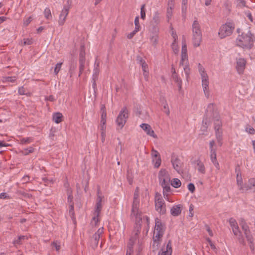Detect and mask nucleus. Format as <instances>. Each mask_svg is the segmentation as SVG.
Masks as SVG:
<instances>
[{"mask_svg":"<svg viewBox=\"0 0 255 255\" xmlns=\"http://www.w3.org/2000/svg\"><path fill=\"white\" fill-rule=\"evenodd\" d=\"M170 178L168 172L165 169H161L158 173V179Z\"/></svg>","mask_w":255,"mask_h":255,"instance_id":"nucleus-27","label":"nucleus"},{"mask_svg":"<svg viewBox=\"0 0 255 255\" xmlns=\"http://www.w3.org/2000/svg\"><path fill=\"white\" fill-rule=\"evenodd\" d=\"M249 184L251 185L252 188L255 187V178H251L248 180Z\"/></svg>","mask_w":255,"mask_h":255,"instance_id":"nucleus-51","label":"nucleus"},{"mask_svg":"<svg viewBox=\"0 0 255 255\" xmlns=\"http://www.w3.org/2000/svg\"><path fill=\"white\" fill-rule=\"evenodd\" d=\"M85 63H79V76H80L81 74L82 73L83 71L85 69Z\"/></svg>","mask_w":255,"mask_h":255,"instance_id":"nucleus-47","label":"nucleus"},{"mask_svg":"<svg viewBox=\"0 0 255 255\" xmlns=\"http://www.w3.org/2000/svg\"><path fill=\"white\" fill-rule=\"evenodd\" d=\"M160 185L163 188V193L165 196V193H170L171 189L170 187V178L159 179Z\"/></svg>","mask_w":255,"mask_h":255,"instance_id":"nucleus-12","label":"nucleus"},{"mask_svg":"<svg viewBox=\"0 0 255 255\" xmlns=\"http://www.w3.org/2000/svg\"><path fill=\"white\" fill-rule=\"evenodd\" d=\"M246 130L250 134H255V129L253 128H250L249 129L247 128Z\"/></svg>","mask_w":255,"mask_h":255,"instance_id":"nucleus-64","label":"nucleus"},{"mask_svg":"<svg viewBox=\"0 0 255 255\" xmlns=\"http://www.w3.org/2000/svg\"><path fill=\"white\" fill-rule=\"evenodd\" d=\"M137 32V31H135V29H134V30L133 31H132L131 32H130V33L128 34V35H127L128 38L131 39Z\"/></svg>","mask_w":255,"mask_h":255,"instance_id":"nucleus-62","label":"nucleus"},{"mask_svg":"<svg viewBox=\"0 0 255 255\" xmlns=\"http://www.w3.org/2000/svg\"><path fill=\"white\" fill-rule=\"evenodd\" d=\"M159 244L160 240L153 239L152 248L154 251L158 250Z\"/></svg>","mask_w":255,"mask_h":255,"instance_id":"nucleus-35","label":"nucleus"},{"mask_svg":"<svg viewBox=\"0 0 255 255\" xmlns=\"http://www.w3.org/2000/svg\"><path fill=\"white\" fill-rule=\"evenodd\" d=\"M232 230L235 236L239 235L240 237H239V240L240 243L243 245H245V241L241 236V232L239 229V227L237 226V227L232 228Z\"/></svg>","mask_w":255,"mask_h":255,"instance_id":"nucleus-26","label":"nucleus"},{"mask_svg":"<svg viewBox=\"0 0 255 255\" xmlns=\"http://www.w3.org/2000/svg\"><path fill=\"white\" fill-rule=\"evenodd\" d=\"M152 22H154L155 24H157L160 22V17H159V14L156 12L154 13V15L153 17V20Z\"/></svg>","mask_w":255,"mask_h":255,"instance_id":"nucleus-36","label":"nucleus"},{"mask_svg":"<svg viewBox=\"0 0 255 255\" xmlns=\"http://www.w3.org/2000/svg\"><path fill=\"white\" fill-rule=\"evenodd\" d=\"M252 189V187L251 185L249 184L248 185H244V189L242 190H240V191H242L243 192L244 191H247L248 190Z\"/></svg>","mask_w":255,"mask_h":255,"instance_id":"nucleus-55","label":"nucleus"},{"mask_svg":"<svg viewBox=\"0 0 255 255\" xmlns=\"http://www.w3.org/2000/svg\"><path fill=\"white\" fill-rule=\"evenodd\" d=\"M33 141V138L32 137H29L26 138H22L20 140V144H25L27 143H29Z\"/></svg>","mask_w":255,"mask_h":255,"instance_id":"nucleus-33","label":"nucleus"},{"mask_svg":"<svg viewBox=\"0 0 255 255\" xmlns=\"http://www.w3.org/2000/svg\"><path fill=\"white\" fill-rule=\"evenodd\" d=\"M73 195H69L68 196L67 200H68V202L69 203V205L72 204V205H74V203L73 201Z\"/></svg>","mask_w":255,"mask_h":255,"instance_id":"nucleus-59","label":"nucleus"},{"mask_svg":"<svg viewBox=\"0 0 255 255\" xmlns=\"http://www.w3.org/2000/svg\"><path fill=\"white\" fill-rule=\"evenodd\" d=\"M210 158L212 163L217 161L216 154H210Z\"/></svg>","mask_w":255,"mask_h":255,"instance_id":"nucleus-58","label":"nucleus"},{"mask_svg":"<svg viewBox=\"0 0 255 255\" xmlns=\"http://www.w3.org/2000/svg\"><path fill=\"white\" fill-rule=\"evenodd\" d=\"M182 50H181V60L180 63V66L182 65L185 71L186 74H187V69L188 66L186 65L188 61L187 55V49L185 40H182Z\"/></svg>","mask_w":255,"mask_h":255,"instance_id":"nucleus-7","label":"nucleus"},{"mask_svg":"<svg viewBox=\"0 0 255 255\" xmlns=\"http://www.w3.org/2000/svg\"><path fill=\"white\" fill-rule=\"evenodd\" d=\"M139 202L133 201L132 204V208L130 214L131 217H135V225L134 227L139 226L141 227L142 221V212L139 210Z\"/></svg>","mask_w":255,"mask_h":255,"instance_id":"nucleus-3","label":"nucleus"},{"mask_svg":"<svg viewBox=\"0 0 255 255\" xmlns=\"http://www.w3.org/2000/svg\"><path fill=\"white\" fill-rule=\"evenodd\" d=\"M99 66V62L96 61L94 65V69L93 77L98 78L100 72Z\"/></svg>","mask_w":255,"mask_h":255,"instance_id":"nucleus-29","label":"nucleus"},{"mask_svg":"<svg viewBox=\"0 0 255 255\" xmlns=\"http://www.w3.org/2000/svg\"><path fill=\"white\" fill-rule=\"evenodd\" d=\"M69 7L65 6L63 9L62 10L59 15V19L58 21L59 24L60 25H62L64 23L66 17L69 13Z\"/></svg>","mask_w":255,"mask_h":255,"instance_id":"nucleus-17","label":"nucleus"},{"mask_svg":"<svg viewBox=\"0 0 255 255\" xmlns=\"http://www.w3.org/2000/svg\"><path fill=\"white\" fill-rule=\"evenodd\" d=\"M175 3V0H168V8L167 11V17L168 20L172 16V10L174 8Z\"/></svg>","mask_w":255,"mask_h":255,"instance_id":"nucleus-20","label":"nucleus"},{"mask_svg":"<svg viewBox=\"0 0 255 255\" xmlns=\"http://www.w3.org/2000/svg\"><path fill=\"white\" fill-rule=\"evenodd\" d=\"M44 14L45 17L47 19H52V15L51 13V10L49 8H46L44 11Z\"/></svg>","mask_w":255,"mask_h":255,"instance_id":"nucleus-32","label":"nucleus"},{"mask_svg":"<svg viewBox=\"0 0 255 255\" xmlns=\"http://www.w3.org/2000/svg\"><path fill=\"white\" fill-rule=\"evenodd\" d=\"M242 228L244 232L245 235L248 234V233H250L251 232L250 230L249 229V227L248 225L243 226V227Z\"/></svg>","mask_w":255,"mask_h":255,"instance_id":"nucleus-49","label":"nucleus"},{"mask_svg":"<svg viewBox=\"0 0 255 255\" xmlns=\"http://www.w3.org/2000/svg\"><path fill=\"white\" fill-rule=\"evenodd\" d=\"M103 233V228H99L91 239V246L93 249L97 248L100 236Z\"/></svg>","mask_w":255,"mask_h":255,"instance_id":"nucleus-10","label":"nucleus"},{"mask_svg":"<svg viewBox=\"0 0 255 255\" xmlns=\"http://www.w3.org/2000/svg\"><path fill=\"white\" fill-rule=\"evenodd\" d=\"M202 78V83L203 88L205 93V95L207 94L209 95L208 92V85H209V81H208V76L207 74L205 72L200 74Z\"/></svg>","mask_w":255,"mask_h":255,"instance_id":"nucleus-16","label":"nucleus"},{"mask_svg":"<svg viewBox=\"0 0 255 255\" xmlns=\"http://www.w3.org/2000/svg\"><path fill=\"white\" fill-rule=\"evenodd\" d=\"M163 233H164V232L160 233L159 232L154 231L153 239L160 240V239H161L162 237V236L163 235Z\"/></svg>","mask_w":255,"mask_h":255,"instance_id":"nucleus-38","label":"nucleus"},{"mask_svg":"<svg viewBox=\"0 0 255 255\" xmlns=\"http://www.w3.org/2000/svg\"><path fill=\"white\" fill-rule=\"evenodd\" d=\"M170 27H171V31H172L171 34L173 38V41L172 43V49H173V51H174L175 49H174V44H175V34L174 33L173 27L172 26V25H171Z\"/></svg>","mask_w":255,"mask_h":255,"instance_id":"nucleus-43","label":"nucleus"},{"mask_svg":"<svg viewBox=\"0 0 255 255\" xmlns=\"http://www.w3.org/2000/svg\"><path fill=\"white\" fill-rule=\"evenodd\" d=\"M216 131V136L218 142H219L220 146L222 145V131L220 130V129H215Z\"/></svg>","mask_w":255,"mask_h":255,"instance_id":"nucleus-28","label":"nucleus"},{"mask_svg":"<svg viewBox=\"0 0 255 255\" xmlns=\"http://www.w3.org/2000/svg\"><path fill=\"white\" fill-rule=\"evenodd\" d=\"M27 239V238L26 236H20L18 237V238L17 240H15L13 241V244L15 246L16 245H21L22 243V241L24 240L25 239Z\"/></svg>","mask_w":255,"mask_h":255,"instance_id":"nucleus-31","label":"nucleus"},{"mask_svg":"<svg viewBox=\"0 0 255 255\" xmlns=\"http://www.w3.org/2000/svg\"><path fill=\"white\" fill-rule=\"evenodd\" d=\"M234 29V27L232 26V23H226L221 27L218 34L221 38H224L230 35Z\"/></svg>","mask_w":255,"mask_h":255,"instance_id":"nucleus-8","label":"nucleus"},{"mask_svg":"<svg viewBox=\"0 0 255 255\" xmlns=\"http://www.w3.org/2000/svg\"><path fill=\"white\" fill-rule=\"evenodd\" d=\"M214 108V105L212 103L209 104L207 107L206 112V117L204 118L201 127V130L203 132L202 134H204L205 132L207 131L208 126L210 124V120L208 119V117L210 116L209 112H212Z\"/></svg>","mask_w":255,"mask_h":255,"instance_id":"nucleus-6","label":"nucleus"},{"mask_svg":"<svg viewBox=\"0 0 255 255\" xmlns=\"http://www.w3.org/2000/svg\"><path fill=\"white\" fill-rule=\"evenodd\" d=\"M245 235L249 244H252V242H254V240L252 235L251 234V232Z\"/></svg>","mask_w":255,"mask_h":255,"instance_id":"nucleus-44","label":"nucleus"},{"mask_svg":"<svg viewBox=\"0 0 255 255\" xmlns=\"http://www.w3.org/2000/svg\"><path fill=\"white\" fill-rule=\"evenodd\" d=\"M135 29V31H138L140 27L139 22V17L136 16L134 19Z\"/></svg>","mask_w":255,"mask_h":255,"instance_id":"nucleus-40","label":"nucleus"},{"mask_svg":"<svg viewBox=\"0 0 255 255\" xmlns=\"http://www.w3.org/2000/svg\"><path fill=\"white\" fill-rule=\"evenodd\" d=\"M141 65L142 66V69L143 72H146V70L148 69V66L147 64L145 62H142V64H141Z\"/></svg>","mask_w":255,"mask_h":255,"instance_id":"nucleus-56","label":"nucleus"},{"mask_svg":"<svg viewBox=\"0 0 255 255\" xmlns=\"http://www.w3.org/2000/svg\"><path fill=\"white\" fill-rule=\"evenodd\" d=\"M197 166V170L199 172L202 174L205 173V167L204 163L200 160L198 159L196 161Z\"/></svg>","mask_w":255,"mask_h":255,"instance_id":"nucleus-25","label":"nucleus"},{"mask_svg":"<svg viewBox=\"0 0 255 255\" xmlns=\"http://www.w3.org/2000/svg\"><path fill=\"white\" fill-rule=\"evenodd\" d=\"M102 209V204L96 203V208L95 210V216L93 218V220L95 221V224L99 221L98 217L101 213Z\"/></svg>","mask_w":255,"mask_h":255,"instance_id":"nucleus-21","label":"nucleus"},{"mask_svg":"<svg viewBox=\"0 0 255 255\" xmlns=\"http://www.w3.org/2000/svg\"><path fill=\"white\" fill-rule=\"evenodd\" d=\"M34 151V148L32 147H30L28 148H25L24 149V151H22V153L24 155H27L30 153H32Z\"/></svg>","mask_w":255,"mask_h":255,"instance_id":"nucleus-45","label":"nucleus"},{"mask_svg":"<svg viewBox=\"0 0 255 255\" xmlns=\"http://www.w3.org/2000/svg\"><path fill=\"white\" fill-rule=\"evenodd\" d=\"M155 232H164L163 225L162 223L158 219L156 218L155 220Z\"/></svg>","mask_w":255,"mask_h":255,"instance_id":"nucleus-23","label":"nucleus"},{"mask_svg":"<svg viewBox=\"0 0 255 255\" xmlns=\"http://www.w3.org/2000/svg\"><path fill=\"white\" fill-rule=\"evenodd\" d=\"M182 206L181 204L176 205V216L181 214Z\"/></svg>","mask_w":255,"mask_h":255,"instance_id":"nucleus-50","label":"nucleus"},{"mask_svg":"<svg viewBox=\"0 0 255 255\" xmlns=\"http://www.w3.org/2000/svg\"><path fill=\"white\" fill-rule=\"evenodd\" d=\"M101 129L102 130V135L103 136L104 131L106 129V123L107 119V113L106 108L104 105H102L101 108Z\"/></svg>","mask_w":255,"mask_h":255,"instance_id":"nucleus-11","label":"nucleus"},{"mask_svg":"<svg viewBox=\"0 0 255 255\" xmlns=\"http://www.w3.org/2000/svg\"><path fill=\"white\" fill-rule=\"evenodd\" d=\"M187 1L184 4L183 1H182V15L183 17H185L186 12L187 10Z\"/></svg>","mask_w":255,"mask_h":255,"instance_id":"nucleus-42","label":"nucleus"},{"mask_svg":"<svg viewBox=\"0 0 255 255\" xmlns=\"http://www.w3.org/2000/svg\"><path fill=\"white\" fill-rule=\"evenodd\" d=\"M145 4H143L141 5L140 8V17L142 19H144L145 18Z\"/></svg>","mask_w":255,"mask_h":255,"instance_id":"nucleus-37","label":"nucleus"},{"mask_svg":"<svg viewBox=\"0 0 255 255\" xmlns=\"http://www.w3.org/2000/svg\"><path fill=\"white\" fill-rule=\"evenodd\" d=\"M151 155L152 156V162L154 163V167L158 168L160 166L161 162L160 154L158 151L152 149L151 150Z\"/></svg>","mask_w":255,"mask_h":255,"instance_id":"nucleus-14","label":"nucleus"},{"mask_svg":"<svg viewBox=\"0 0 255 255\" xmlns=\"http://www.w3.org/2000/svg\"><path fill=\"white\" fill-rule=\"evenodd\" d=\"M140 230L141 227L139 226H137V227H134L135 233L133 236L130 237L127 245V249L128 250L129 252L130 250H133V246L138 238V235L140 232Z\"/></svg>","mask_w":255,"mask_h":255,"instance_id":"nucleus-9","label":"nucleus"},{"mask_svg":"<svg viewBox=\"0 0 255 255\" xmlns=\"http://www.w3.org/2000/svg\"><path fill=\"white\" fill-rule=\"evenodd\" d=\"M98 79V78L94 77H93V84L92 86L94 89V92L96 93V90H97L96 88V80Z\"/></svg>","mask_w":255,"mask_h":255,"instance_id":"nucleus-54","label":"nucleus"},{"mask_svg":"<svg viewBox=\"0 0 255 255\" xmlns=\"http://www.w3.org/2000/svg\"><path fill=\"white\" fill-rule=\"evenodd\" d=\"M198 69L200 74L205 72L204 68L201 65L200 63H199L198 64Z\"/></svg>","mask_w":255,"mask_h":255,"instance_id":"nucleus-63","label":"nucleus"},{"mask_svg":"<svg viewBox=\"0 0 255 255\" xmlns=\"http://www.w3.org/2000/svg\"><path fill=\"white\" fill-rule=\"evenodd\" d=\"M188 189L191 192L193 193L195 190V187L194 184L192 183H189L188 185Z\"/></svg>","mask_w":255,"mask_h":255,"instance_id":"nucleus-48","label":"nucleus"},{"mask_svg":"<svg viewBox=\"0 0 255 255\" xmlns=\"http://www.w3.org/2000/svg\"><path fill=\"white\" fill-rule=\"evenodd\" d=\"M176 85L178 86L179 91H181V81L179 80L177 77H176Z\"/></svg>","mask_w":255,"mask_h":255,"instance_id":"nucleus-60","label":"nucleus"},{"mask_svg":"<svg viewBox=\"0 0 255 255\" xmlns=\"http://www.w3.org/2000/svg\"><path fill=\"white\" fill-rule=\"evenodd\" d=\"M127 178L129 184L131 185L133 183V176L131 172H130L129 170L127 171Z\"/></svg>","mask_w":255,"mask_h":255,"instance_id":"nucleus-34","label":"nucleus"},{"mask_svg":"<svg viewBox=\"0 0 255 255\" xmlns=\"http://www.w3.org/2000/svg\"><path fill=\"white\" fill-rule=\"evenodd\" d=\"M202 37L200 25L199 22L195 20L192 24V41L194 47L200 46Z\"/></svg>","mask_w":255,"mask_h":255,"instance_id":"nucleus-1","label":"nucleus"},{"mask_svg":"<svg viewBox=\"0 0 255 255\" xmlns=\"http://www.w3.org/2000/svg\"><path fill=\"white\" fill-rule=\"evenodd\" d=\"M133 201H137L139 202V193L138 191H135L134 193V197H133Z\"/></svg>","mask_w":255,"mask_h":255,"instance_id":"nucleus-53","label":"nucleus"},{"mask_svg":"<svg viewBox=\"0 0 255 255\" xmlns=\"http://www.w3.org/2000/svg\"><path fill=\"white\" fill-rule=\"evenodd\" d=\"M79 57H85V48L84 45L80 46Z\"/></svg>","mask_w":255,"mask_h":255,"instance_id":"nucleus-41","label":"nucleus"},{"mask_svg":"<svg viewBox=\"0 0 255 255\" xmlns=\"http://www.w3.org/2000/svg\"><path fill=\"white\" fill-rule=\"evenodd\" d=\"M154 201L156 210L160 214H164L166 212L165 204L160 193H156Z\"/></svg>","mask_w":255,"mask_h":255,"instance_id":"nucleus-5","label":"nucleus"},{"mask_svg":"<svg viewBox=\"0 0 255 255\" xmlns=\"http://www.w3.org/2000/svg\"><path fill=\"white\" fill-rule=\"evenodd\" d=\"M252 35L250 31L246 34L243 33L241 35H239L236 40L237 45L244 48H252L253 46Z\"/></svg>","mask_w":255,"mask_h":255,"instance_id":"nucleus-2","label":"nucleus"},{"mask_svg":"<svg viewBox=\"0 0 255 255\" xmlns=\"http://www.w3.org/2000/svg\"><path fill=\"white\" fill-rule=\"evenodd\" d=\"M237 185L239 187V190H242L244 189V185H243V179L241 175V172L240 170L239 169V171L238 172V173L237 174Z\"/></svg>","mask_w":255,"mask_h":255,"instance_id":"nucleus-22","label":"nucleus"},{"mask_svg":"<svg viewBox=\"0 0 255 255\" xmlns=\"http://www.w3.org/2000/svg\"><path fill=\"white\" fill-rule=\"evenodd\" d=\"M246 61L245 59L240 58L237 60L236 68L239 74H243L245 69Z\"/></svg>","mask_w":255,"mask_h":255,"instance_id":"nucleus-13","label":"nucleus"},{"mask_svg":"<svg viewBox=\"0 0 255 255\" xmlns=\"http://www.w3.org/2000/svg\"><path fill=\"white\" fill-rule=\"evenodd\" d=\"M229 224L232 228L237 227V226H238L237 222L233 218H231L229 219Z\"/></svg>","mask_w":255,"mask_h":255,"instance_id":"nucleus-39","label":"nucleus"},{"mask_svg":"<svg viewBox=\"0 0 255 255\" xmlns=\"http://www.w3.org/2000/svg\"><path fill=\"white\" fill-rule=\"evenodd\" d=\"M63 115L61 113L57 112L54 113L52 117L53 121L56 124H59L63 121Z\"/></svg>","mask_w":255,"mask_h":255,"instance_id":"nucleus-24","label":"nucleus"},{"mask_svg":"<svg viewBox=\"0 0 255 255\" xmlns=\"http://www.w3.org/2000/svg\"><path fill=\"white\" fill-rule=\"evenodd\" d=\"M210 116L212 115V118L214 122V128L220 129L222 127V122L220 121V117L217 112H214V110L212 112H209Z\"/></svg>","mask_w":255,"mask_h":255,"instance_id":"nucleus-15","label":"nucleus"},{"mask_svg":"<svg viewBox=\"0 0 255 255\" xmlns=\"http://www.w3.org/2000/svg\"><path fill=\"white\" fill-rule=\"evenodd\" d=\"M140 127L146 132V133L154 138H157V135L155 134L153 130L152 129L151 126L147 124H142Z\"/></svg>","mask_w":255,"mask_h":255,"instance_id":"nucleus-18","label":"nucleus"},{"mask_svg":"<svg viewBox=\"0 0 255 255\" xmlns=\"http://www.w3.org/2000/svg\"><path fill=\"white\" fill-rule=\"evenodd\" d=\"M33 43L32 40L29 39H24L23 44L24 45H31Z\"/></svg>","mask_w":255,"mask_h":255,"instance_id":"nucleus-61","label":"nucleus"},{"mask_svg":"<svg viewBox=\"0 0 255 255\" xmlns=\"http://www.w3.org/2000/svg\"><path fill=\"white\" fill-rule=\"evenodd\" d=\"M62 63H57L54 68V73L56 75L59 72L61 67Z\"/></svg>","mask_w":255,"mask_h":255,"instance_id":"nucleus-46","label":"nucleus"},{"mask_svg":"<svg viewBox=\"0 0 255 255\" xmlns=\"http://www.w3.org/2000/svg\"><path fill=\"white\" fill-rule=\"evenodd\" d=\"M172 254V247H171V242L169 241L166 248H163L161 249L158 255H171Z\"/></svg>","mask_w":255,"mask_h":255,"instance_id":"nucleus-19","label":"nucleus"},{"mask_svg":"<svg viewBox=\"0 0 255 255\" xmlns=\"http://www.w3.org/2000/svg\"><path fill=\"white\" fill-rule=\"evenodd\" d=\"M45 100L54 102L56 100V99L53 95H50L49 96H46L45 97Z\"/></svg>","mask_w":255,"mask_h":255,"instance_id":"nucleus-52","label":"nucleus"},{"mask_svg":"<svg viewBox=\"0 0 255 255\" xmlns=\"http://www.w3.org/2000/svg\"><path fill=\"white\" fill-rule=\"evenodd\" d=\"M128 117V111L126 107H124L120 111L117 119L116 123L120 128H122L125 126Z\"/></svg>","mask_w":255,"mask_h":255,"instance_id":"nucleus-4","label":"nucleus"},{"mask_svg":"<svg viewBox=\"0 0 255 255\" xmlns=\"http://www.w3.org/2000/svg\"><path fill=\"white\" fill-rule=\"evenodd\" d=\"M29 176L28 175L24 176L22 178V181L23 183H28L29 181Z\"/></svg>","mask_w":255,"mask_h":255,"instance_id":"nucleus-57","label":"nucleus"},{"mask_svg":"<svg viewBox=\"0 0 255 255\" xmlns=\"http://www.w3.org/2000/svg\"><path fill=\"white\" fill-rule=\"evenodd\" d=\"M74 205H72V204H70L69 205V215L71 217L73 222H75L76 220H75V213H74Z\"/></svg>","mask_w":255,"mask_h":255,"instance_id":"nucleus-30","label":"nucleus"}]
</instances>
